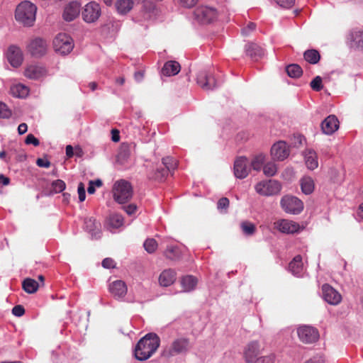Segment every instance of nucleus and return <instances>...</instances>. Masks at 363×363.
<instances>
[{
    "instance_id": "obj_1",
    "label": "nucleus",
    "mask_w": 363,
    "mask_h": 363,
    "mask_svg": "<svg viewBox=\"0 0 363 363\" xmlns=\"http://www.w3.org/2000/svg\"><path fill=\"white\" fill-rule=\"evenodd\" d=\"M160 343V337L155 333L145 335L135 346L134 350L135 358L140 361L149 359L157 351Z\"/></svg>"
},
{
    "instance_id": "obj_2",
    "label": "nucleus",
    "mask_w": 363,
    "mask_h": 363,
    "mask_svg": "<svg viewBox=\"0 0 363 363\" xmlns=\"http://www.w3.org/2000/svg\"><path fill=\"white\" fill-rule=\"evenodd\" d=\"M192 348L190 340L185 337L174 339L169 345L164 347L162 356L170 358L177 355H186Z\"/></svg>"
},
{
    "instance_id": "obj_3",
    "label": "nucleus",
    "mask_w": 363,
    "mask_h": 363,
    "mask_svg": "<svg viewBox=\"0 0 363 363\" xmlns=\"http://www.w3.org/2000/svg\"><path fill=\"white\" fill-rule=\"evenodd\" d=\"M37 7L28 1H24L16 7V20L25 26H31L35 21Z\"/></svg>"
},
{
    "instance_id": "obj_4",
    "label": "nucleus",
    "mask_w": 363,
    "mask_h": 363,
    "mask_svg": "<svg viewBox=\"0 0 363 363\" xmlns=\"http://www.w3.org/2000/svg\"><path fill=\"white\" fill-rule=\"evenodd\" d=\"M113 198L119 203H125L133 196L130 184L125 180L117 181L113 188Z\"/></svg>"
},
{
    "instance_id": "obj_5",
    "label": "nucleus",
    "mask_w": 363,
    "mask_h": 363,
    "mask_svg": "<svg viewBox=\"0 0 363 363\" xmlns=\"http://www.w3.org/2000/svg\"><path fill=\"white\" fill-rule=\"evenodd\" d=\"M257 194L264 196H270L279 194L281 189V184L277 180L269 179L258 182L255 186Z\"/></svg>"
},
{
    "instance_id": "obj_6",
    "label": "nucleus",
    "mask_w": 363,
    "mask_h": 363,
    "mask_svg": "<svg viewBox=\"0 0 363 363\" xmlns=\"http://www.w3.org/2000/svg\"><path fill=\"white\" fill-rule=\"evenodd\" d=\"M53 47L57 52L67 55L74 48L73 40L66 33H59L53 40Z\"/></svg>"
},
{
    "instance_id": "obj_7",
    "label": "nucleus",
    "mask_w": 363,
    "mask_h": 363,
    "mask_svg": "<svg viewBox=\"0 0 363 363\" xmlns=\"http://www.w3.org/2000/svg\"><path fill=\"white\" fill-rule=\"evenodd\" d=\"M281 206L285 212L291 214H298L303 209V202L297 197L292 196L282 197Z\"/></svg>"
},
{
    "instance_id": "obj_8",
    "label": "nucleus",
    "mask_w": 363,
    "mask_h": 363,
    "mask_svg": "<svg viewBox=\"0 0 363 363\" xmlns=\"http://www.w3.org/2000/svg\"><path fill=\"white\" fill-rule=\"evenodd\" d=\"M194 16L198 23L207 24L213 22L217 18V11L211 7L200 6L194 11Z\"/></svg>"
},
{
    "instance_id": "obj_9",
    "label": "nucleus",
    "mask_w": 363,
    "mask_h": 363,
    "mask_svg": "<svg viewBox=\"0 0 363 363\" xmlns=\"http://www.w3.org/2000/svg\"><path fill=\"white\" fill-rule=\"evenodd\" d=\"M197 84L204 90H213L218 86L215 77L207 70H201L197 74Z\"/></svg>"
},
{
    "instance_id": "obj_10",
    "label": "nucleus",
    "mask_w": 363,
    "mask_h": 363,
    "mask_svg": "<svg viewBox=\"0 0 363 363\" xmlns=\"http://www.w3.org/2000/svg\"><path fill=\"white\" fill-rule=\"evenodd\" d=\"M297 334L299 340L306 344L315 342L319 337L317 329L308 325H303L298 328Z\"/></svg>"
},
{
    "instance_id": "obj_11",
    "label": "nucleus",
    "mask_w": 363,
    "mask_h": 363,
    "mask_svg": "<svg viewBox=\"0 0 363 363\" xmlns=\"http://www.w3.org/2000/svg\"><path fill=\"white\" fill-rule=\"evenodd\" d=\"M273 230L284 234H293L298 231L299 225L287 219H279L273 223Z\"/></svg>"
},
{
    "instance_id": "obj_12",
    "label": "nucleus",
    "mask_w": 363,
    "mask_h": 363,
    "mask_svg": "<svg viewBox=\"0 0 363 363\" xmlns=\"http://www.w3.org/2000/svg\"><path fill=\"white\" fill-rule=\"evenodd\" d=\"M235 177L242 179L247 177L250 171V161L245 157H238L233 166Z\"/></svg>"
},
{
    "instance_id": "obj_13",
    "label": "nucleus",
    "mask_w": 363,
    "mask_h": 363,
    "mask_svg": "<svg viewBox=\"0 0 363 363\" xmlns=\"http://www.w3.org/2000/svg\"><path fill=\"white\" fill-rule=\"evenodd\" d=\"M82 18L86 23L96 21L101 15V8L96 2L88 3L82 13Z\"/></svg>"
},
{
    "instance_id": "obj_14",
    "label": "nucleus",
    "mask_w": 363,
    "mask_h": 363,
    "mask_svg": "<svg viewBox=\"0 0 363 363\" xmlns=\"http://www.w3.org/2000/svg\"><path fill=\"white\" fill-rule=\"evenodd\" d=\"M347 41L350 48L363 50V30L358 28L352 29L347 36Z\"/></svg>"
},
{
    "instance_id": "obj_15",
    "label": "nucleus",
    "mask_w": 363,
    "mask_h": 363,
    "mask_svg": "<svg viewBox=\"0 0 363 363\" xmlns=\"http://www.w3.org/2000/svg\"><path fill=\"white\" fill-rule=\"evenodd\" d=\"M289 153V147L284 141H279L271 148V155L274 160L282 161L288 157Z\"/></svg>"
},
{
    "instance_id": "obj_16",
    "label": "nucleus",
    "mask_w": 363,
    "mask_h": 363,
    "mask_svg": "<svg viewBox=\"0 0 363 363\" xmlns=\"http://www.w3.org/2000/svg\"><path fill=\"white\" fill-rule=\"evenodd\" d=\"M47 48L46 41L40 38L32 40L28 45L29 52L35 57H40L45 54Z\"/></svg>"
},
{
    "instance_id": "obj_17",
    "label": "nucleus",
    "mask_w": 363,
    "mask_h": 363,
    "mask_svg": "<svg viewBox=\"0 0 363 363\" xmlns=\"http://www.w3.org/2000/svg\"><path fill=\"white\" fill-rule=\"evenodd\" d=\"M322 291L324 300L329 304L337 305L341 301L342 296L340 293L329 284H324Z\"/></svg>"
},
{
    "instance_id": "obj_18",
    "label": "nucleus",
    "mask_w": 363,
    "mask_h": 363,
    "mask_svg": "<svg viewBox=\"0 0 363 363\" xmlns=\"http://www.w3.org/2000/svg\"><path fill=\"white\" fill-rule=\"evenodd\" d=\"M260 353V345L258 341L249 342L244 350V358L247 363H253Z\"/></svg>"
},
{
    "instance_id": "obj_19",
    "label": "nucleus",
    "mask_w": 363,
    "mask_h": 363,
    "mask_svg": "<svg viewBox=\"0 0 363 363\" xmlns=\"http://www.w3.org/2000/svg\"><path fill=\"white\" fill-rule=\"evenodd\" d=\"M322 132L325 135H332L339 128V121L335 115H330L321 123Z\"/></svg>"
},
{
    "instance_id": "obj_20",
    "label": "nucleus",
    "mask_w": 363,
    "mask_h": 363,
    "mask_svg": "<svg viewBox=\"0 0 363 363\" xmlns=\"http://www.w3.org/2000/svg\"><path fill=\"white\" fill-rule=\"evenodd\" d=\"M84 229L87 231L91 238L99 239L101 238V223L97 222L94 218H86L84 219Z\"/></svg>"
},
{
    "instance_id": "obj_21",
    "label": "nucleus",
    "mask_w": 363,
    "mask_h": 363,
    "mask_svg": "<svg viewBox=\"0 0 363 363\" xmlns=\"http://www.w3.org/2000/svg\"><path fill=\"white\" fill-rule=\"evenodd\" d=\"M6 57L9 63L13 67H18L23 62V54L21 49L15 45L9 48Z\"/></svg>"
},
{
    "instance_id": "obj_22",
    "label": "nucleus",
    "mask_w": 363,
    "mask_h": 363,
    "mask_svg": "<svg viewBox=\"0 0 363 363\" xmlns=\"http://www.w3.org/2000/svg\"><path fill=\"white\" fill-rule=\"evenodd\" d=\"M24 74L28 79L37 80L45 77L47 70L43 66L30 65L26 69Z\"/></svg>"
},
{
    "instance_id": "obj_23",
    "label": "nucleus",
    "mask_w": 363,
    "mask_h": 363,
    "mask_svg": "<svg viewBox=\"0 0 363 363\" xmlns=\"http://www.w3.org/2000/svg\"><path fill=\"white\" fill-rule=\"evenodd\" d=\"M109 291L115 298L121 299L126 294L127 286L124 281L117 280L109 285Z\"/></svg>"
},
{
    "instance_id": "obj_24",
    "label": "nucleus",
    "mask_w": 363,
    "mask_h": 363,
    "mask_svg": "<svg viewBox=\"0 0 363 363\" xmlns=\"http://www.w3.org/2000/svg\"><path fill=\"white\" fill-rule=\"evenodd\" d=\"M80 13V4L77 1L69 3L64 10L63 18L67 21H72Z\"/></svg>"
},
{
    "instance_id": "obj_25",
    "label": "nucleus",
    "mask_w": 363,
    "mask_h": 363,
    "mask_svg": "<svg viewBox=\"0 0 363 363\" xmlns=\"http://www.w3.org/2000/svg\"><path fill=\"white\" fill-rule=\"evenodd\" d=\"M245 52L254 61H257L264 55V50L257 44L250 43L245 47Z\"/></svg>"
},
{
    "instance_id": "obj_26",
    "label": "nucleus",
    "mask_w": 363,
    "mask_h": 363,
    "mask_svg": "<svg viewBox=\"0 0 363 363\" xmlns=\"http://www.w3.org/2000/svg\"><path fill=\"white\" fill-rule=\"evenodd\" d=\"M181 69L179 62L174 60L167 61L163 66L161 72L167 77L174 76L177 74Z\"/></svg>"
},
{
    "instance_id": "obj_27",
    "label": "nucleus",
    "mask_w": 363,
    "mask_h": 363,
    "mask_svg": "<svg viewBox=\"0 0 363 363\" xmlns=\"http://www.w3.org/2000/svg\"><path fill=\"white\" fill-rule=\"evenodd\" d=\"M176 280V272L172 269H165L160 275L159 283L162 286H169Z\"/></svg>"
},
{
    "instance_id": "obj_28",
    "label": "nucleus",
    "mask_w": 363,
    "mask_h": 363,
    "mask_svg": "<svg viewBox=\"0 0 363 363\" xmlns=\"http://www.w3.org/2000/svg\"><path fill=\"white\" fill-rule=\"evenodd\" d=\"M305 162L309 169L313 170L318 166V157L316 152L312 149H307L303 152Z\"/></svg>"
},
{
    "instance_id": "obj_29",
    "label": "nucleus",
    "mask_w": 363,
    "mask_h": 363,
    "mask_svg": "<svg viewBox=\"0 0 363 363\" xmlns=\"http://www.w3.org/2000/svg\"><path fill=\"white\" fill-rule=\"evenodd\" d=\"M197 284L198 279L192 275L184 276L181 279V285L184 292H190L194 290Z\"/></svg>"
},
{
    "instance_id": "obj_30",
    "label": "nucleus",
    "mask_w": 363,
    "mask_h": 363,
    "mask_svg": "<svg viewBox=\"0 0 363 363\" xmlns=\"http://www.w3.org/2000/svg\"><path fill=\"white\" fill-rule=\"evenodd\" d=\"M289 271L296 277L301 276L303 273V263L301 255H296L289 264Z\"/></svg>"
},
{
    "instance_id": "obj_31",
    "label": "nucleus",
    "mask_w": 363,
    "mask_h": 363,
    "mask_svg": "<svg viewBox=\"0 0 363 363\" xmlns=\"http://www.w3.org/2000/svg\"><path fill=\"white\" fill-rule=\"evenodd\" d=\"M11 93L15 97L24 98L28 94L29 89L22 84H16L11 86Z\"/></svg>"
},
{
    "instance_id": "obj_32",
    "label": "nucleus",
    "mask_w": 363,
    "mask_h": 363,
    "mask_svg": "<svg viewBox=\"0 0 363 363\" xmlns=\"http://www.w3.org/2000/svg\"><path fill=\"white\" fill-rule=\"evenodd\" d=\"M301 191L303 194H311L314 190V182L310 177H304L300 181Z\"/></svg>"
},
{
    "instance_id": "obj_33",
    "label": "nucleus",
    "mask_w": 363,
    "mask_h": 363,
    "mask_svg": "<svg viewBox=\"0 0 363 363\" xmlns=\"http://www.w3.org/2000/svg\"><path fill=\"white\" fill-rule=\"evenodd\" d=\"M133 6V0H118L116 3V9L121 14L127 13L132 9Z\"/></svg>"
},
{
    "instance_id": "obj_34",
    "label": "nucleus",
    "mask_w": 363,
    "mask_h": 363,
    "mask_svg": "<svg viewBox=\"0 0 363 363\" xmlns=\"http://www.w3.org/2000/svg\"><path fill=\"white\" fill-rule=\"evenodd\" d=\"M22 286L26 292L33 294L38 290L39 284L33 279L27 278L23 281Z\"/></svg>"
},
{
    "instance_id": "obj_35",
    "label": "nucleus",
    "mask_w": 363,
    "mask_h": 363,
    "mask_svg": "<svg viewBox=\"0 0 363 363\" xmlns=\"http://www.w3.org/2000/svg\"><path fill=\"white\" fill-rule=\"evenodd\" d=\"M123 218L118 213L111 214L108 218V226L110 228L118 229L123 226Z\"/></svg>"
},
{
    "instance_id": "obj_36",
    "label": "nucleus",
    "mask_w": 363,
    "mask_h": 363,
    "mask_svg": "<svg viewBox=\"0 0 363 363\" xmlns=\"http://www.w3.org/2000/svg\"><path fill=\"white\" fill-rule=\"evenodd\" d=\"M304 59L311 64H316L320 60V56L316 50H308L304 52Z\"/></svg>"
},
{
    "instance_id": "obj_37",
    "label": "nucleus",
    "mask_w": 363,
    "mask_h": 363,
    "mask_svg": "<svg viewBox=\"0 0 363 363\" xmlns=\"http://www.w3.org/2000/svg\"><path fill=\"white\" fill-rule=\"evenodd\" d=\"M265 157L262 154L256 155L250 162V169L252 168L254 170L259 171L262 168L263 169Z\"/></svg>"
},
{
    "instance_id": "obj_38",
    "label": "nucleus",
    "mask_w": 363,
    "mask_h": 363,
    "mask_svg": "<svg viewBox=\"0 0 363 363\" xmlns=\"http://www.w3.org/2000/svg\"><path fill=\"white\" fill-rule=\"evenodd\" d=\"M287 74L292 78H298L302 74L301 67L296 64H291L286 67Z\"/></svg>"
},
{
    "instance_id": "obj_39",
    "label": "nucleus",
    "mask_w": 363,
    "mask_h": 363,
    "mask_svg": "<svg viewBox=\"0 0 363 363\" xmlns=\"http://www.w3.org/2000/svg\"><path fill=\"white\" fill-rule=\"evenodd\" d=\"M240 228L242 233L247 236L252 235L256 230V227L255 224L249 221L242 222L240 223Z\"/></svg>"
},
{
    "instance_id": "obj_40",
    "label": "nucleus",
    "mask_w": 363,
    "mask_h": 363,
    "mask_svg": "<svg viewBox=\"0 0 363 363\" xmlns=\"http://www.w3.org/2000/svg\"><path fill=\"white\" fill-rule=\"evenodd\" d=\"M167 258L174 260L180 257V251L177 246H169L164 252Z\"/></svg>"
},
{
    "instance_id": "obj_41",
    "label": "nucleus",
    "mask_w": 363,
    "mask_h": 363,
    "mask_svg": "<svg viewBox=\"0 0 363 363\" xmlns=\"http://www.w3.org/2000/svg\"><path fill=\"white\" fill-rule=\"evenodd\" d=\"M162 164L169 172L174 171L177 167V160L172 157H166L162 158Z\"/></svg>"
},
{
    "instance_id": "obj_42",
    "label": "nucleus",
    "mask_w": 363,
    "mask_h": 363,
    "mask_svg": "<svg viewBox=\"0 0 363 363\" xmlns=\"http://www.w3.org/2000/svg\"><path fill=\"white\" fill-rule=\"evenodd\" d=\"M277 172V167L274 162H268L263 167V172L267 177H273Z\"/></svg>"
},
{
    "instance_id": "obj_43",
    "label": "nucleus",
    "mask_w": 363,
    "mask_h": 363,
    "mask_svg": "<svg viewBox=\"0 0 363 363\" xmlns=\"http://www.w3.org/2000/svg\"><path fill=\"white\" fill-rule=\"evenodd\" d=\"M143 245H144L145 250L148 253L154 252L157 247V243L156 240L153 238L147 239L145 241Z\"/></svg>"
},
{
    "instance_id": "obj_44",
    "label": "nucleus",
    "mask_w": 363,
    "mask_h": 363,
    "mask_svg": "<svg viewBox=\"0 0 363 363\" xmlns=\"http://www.w3.org/2000/svg\"><path fill=\"white\" fill-rule=\"evenodd\" d=\"M66 184L61 179H57L52 184V191L55 193H60L65 189Z\"/></svg>"
},
{
    "instance_id": "obj_45",
    "label": "nucleus",
    "mask_w": 363,
    "mask_h": 363,
    "mask_svg": "<svg viewBox=\"0 0 363 363\" xmlns=\"http://www.w3.org/2000/svg\"><path fill=\"white\" fill-rule=\"evenodd\" d=\"M169 171L165 168H157L152 176V179L157 181H162L168 174Z\"/></svg>"
},
{
    "instance_id": "obj_46",
    "label": "nucleus",
    "mask_w": 363,
    "mask_h": 363,
    "mask_svg": "<svg viewBox=\"0 0 363 363\" xmlns=\"http://www.w3.org/2000/svg\"><path fill=\"white\" fill-rule=\"evenodd\" d=\"M311 87L315 91H319L323 89L322 78L320 76L315 77L311 82Z\"/></svg>"
},
{
    "instance_id": "obj_47",
    "label": "nucleus",
    "mask_w": 363,
    "mask_h": 363,
    "mask_svg": "<svg viewBox=\"0 0 363 363\" xmlns=\"http://www.w3.org/2000/svg\"><path fill=\"white\" fill-rule=\"evenodd\" d=\"M11 115V111L8 108L7 106L0 102V118H8Z\"/></svg>"
},
{
    "instance_id": "obj_48",
    "label": "nucleus",
    "mask_w": 363,
    "mask_h": 363,
    "mask_svg": "<svg viewBox=\"0 0 363 363\" xmlns=\"http://www.w3.org/2000/svg\"><path fill=\"white\" fill-rule=\"evenodd\" d=\"M280 7L289 9L294 6L295 0H274Z\"/></svg>"
},
{
    "instance_id": "obj_49",
    "label": "nucleus",
    "mask_w": 363,
    "mask_h": 363,
    "mask_svg": "<svg viewBox=\"0 0 363 363\" xmlns=\"http://www.w3.org/2000/svg\"><path fill=\"white\" fill-rule=\"evenodd\" d=\"M274 356L273 354L260 357L256 359L253 363H274Z\"/></svg>"
},
{
    "instance_id": "obj_50",
    "label": "nucleus",
    "mask_w": 363,
    "mask_h": 363,
    "mask_svg": "<svg viewBox=\"0 0 363 363\" xmlns=\"http://www.w3.org/2000/svg\"><path fill=\"white\" fill-rule=\"evenodd\" d=\"M229 206V200L225 197L220 199L217 203V208L220 211L226 210Z\"/></svg>"
},
{
    "instance_id": "obj_51",
    "label": "nucleus",
    "mask_w": 363,
    "mask_h": 363,
    "mask_svg": "<svg viewBox=\"0 0 363 363\" xmlns=\"http://www.w3.org/2000/svg\"><path fill=\"white\" fill-rule=\"evenodd\" d=\"M77 192L79 201L82 202L86 199L85 187L83 183L80 182L78 185Z\"/></svg>"
},
{
    "instance_id": "obj_52",
    "label": "nucleus",
    "mask_w": 363,
    "mask_h": 363,
    "mask_svg": "<svg viewBox=\"0 0 363 363\" xmlns=\"http://www.w3.org/2000/svg\"><path fill=\"white\" fill-rule=\"evenodd\" d=\"M25 143L27 145H33L34 146H38L40 144V142L38 138H36L33 134H28L26 136V138L25 140Z\"/></svg>"
},
{
    "instance_id": "obj_53",
    "label": "nucleus",
    "mask_w": 363,
    "mask_h": 363,
    "mask_svg": "<svg viewBox=\"0 0 363 363\" xmlns=\"http://www.w3.org/2000/svg\"><path fill=\"white\" fill-rule=\"evenodd\" d=\"M12 313L16 317H21L25 313V309L22 306L17 305L13 308Z\"/></svg>"
},
{
    "instance_id": "obj_54",
    "label": "nucleus",
    "mask_w": 363,
    "mask_h": 363,
    "mask_svg": "<svg viewBox=\"0 0 363 363\" xmlns=\"http://www.w3.org/2000/svg\"><path fill=\"white\" fill-rule=\"evenodd\" d=\"M102 267L106 269H112L115 267V262L111 258H105L101 262Z\"/></svg>"
},
{
    "instance_id": "obj_55",
    "label": "nucleus",
    "mask_w": 363,
    "mask_h": 363,
    "mask_svg": "<svg viewBox=\"0 0 363 363\" xmlns=\"http://www.w3.org/2000/svg\"><path fill=\"white\" fill-rule=\"evenodd\" d=\"M304 363H325L324 357L321 354H317L313 356L310 359L307 360Z\"/></svg>"
},
{
    "instance_id": "obj_56",
    "label": "nucleus",
    "mask_w": 363,
    "mask_h": 363,
    "mask_svg": "<svg viewBox=\"0 0 363 363\" xmlns=\"http://www.w3.org/2000/svg\"><path fill=\"white\" fill-rule=\"evenodd\" d=\"M123 208L128 215L132 216L135 213L137 206L135 204H129L128 206H123Z\"/></svg>"
},
{
    "instance_id": "obj_57",
    "label": "nucleus",
    "mask_w": 363,
    "mask_h": 363,
    "mask_svg": "<svg viewBox=\"0 0 363 363\" xmlns=\"http://www.w3.org/2000/svg\"><path fill=\"white\" fill-rule=\"evenodd\" d=\"M180 4L187 8L193 7L196 4L198 0H179Z\"/></svg>"
},
{
    "instance_id": "obj_58",
    "label": "nucleus",
    "mask_w": 363,
    "mask_h": 363,
    "mask_svg": "<svg viewBox=\"0 0 363 363\" xmlns=\"http://www.w3.org/2000/svg\"><path fill=\"white\" fill-rule=\"evenodd\" d=\"M36 164L40 167L48 168L50 166V162L48 160L43 158H38Z\"/></svg>"
},
{
    "instance_id": "obj_59",
    "label": "nucleus",
    "mask_w": 363,
    "mask_h": 363,
    "mask_svg": "<svg viewBox=\"0 0 363 363\" xmlns=\"http://www.w3.org/2000/svg\"><path fill=\"white\" fill-rule=\"evenodd\" d=\"M256 25L254 23H250L246 28L242 30L243 35H248L250 32L255 29Z\"/></svg>"
},
{
    "instance_id": "obj_60",
    "label": "nucleus",
    "mask_w": 363,
    "mask_h": 363,
    "mask_svg": "<svg viewBox=\"0 0 363 363\" xmlns=\"http://www.w3.org/2000/svg\"><path fill=\"white\" fill-rule=\"evenodd\" d=\"M28 125L26 123H21L18 127V132L19 135H23L27 132Z\"/></svg>"
},
{
    "instance_id": "obj_61",
    "label": "nucleus",
    "mask_w": 363,
    "mask_h": 363,
    "mask_svg": "<svg viewBox=\"0 0 363 363\" xmlns=\"http://www.w3.org/2000/svg\"><path fill=\"white\" fill-rule=\"evenodd\" d=\"M144 77V74L142 71L135 72L134 74V78L136 82H140Z\"/></svg>"
},
{
    "instance_id": "obj_62",
    "label": "nucleus",
    "mask_w": 363,
    "mask_h": 363,
    "mask_svg": "<svg viewBox=\"0 0 363 363\" xmlns=\"http://www.w3.org/2000/svg\"><path fill=\"white\" fill-rule=\"evenodd\" d=\"M111 139L113 142H118L120 140L119 131L117 130H112L111 131Z\"/></svg>"
},
{
    "instance_id": "obj_63",
    "label": "nucleus",
    "mask_w": 363,
    "mask_h": 363,
    "mask_svg": "<svg viewBox=\"0 0 363 363\" xmlns=\"http://www.w3.org/2000/svg\"><path fill=\"white\" fill-rule=\"evenodd\" d=\"M66 155L69 158L72 157L74 155L73 147L70 145L66 146Z\"/></svg>"
},
{
    "instance_id": "obj_64",
    "label": "nucleus",
    "mask_w": 363,
    "mask_h": 363,
    "mask_svg": "<svg viewBox=\"0 0 363 363\" xmlns=\"http://www.w3.org/2000/svg\"><path fill=\"white\" fill-rule=\"evenodd\" d=\"M0 183L4 186H6L9 184L10 179L9 177H5L4 174H0Z\"/></svg>"
}]
</instances>
